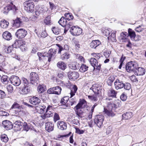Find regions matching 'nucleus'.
Segmentation results:
<instances>
[{"instance_id": "7", "label": "nucleus", "mask_w": 146, "mask_h": 146, "mask_svg": "<svg viewBox=\"0 0 146 146\" xmlns=\"http://www.w3.org/2000/svg\"><path fill=\"white\" fill-rule=\"evenodd\" d=\"M138 66L136 63L131 61L128 62L126 65V69L127 72H130L133 70L135 71Z\"/></svg>"}, {"instance_id": "16", "label": "nucleus", "mask_w": 146, "mask_h": 146, "mask_svg": "<svg viewBox=\"0 0 146 146\" xmlns=\"http://www.w3.org/2000/svg\"><path fill=\"white\" fill-rule=\"evenodd\" d=\"M135 73L137 76H141L144 75L145 72V71L144 68L141 67L137 68H135Z\"/></svg>"}, {"instance_id": "40", "label": "nucleus", "mask_w": 146, "mask_h": 146, "mask_svg": "<svg viewBox=\"0 0 146 146\" xmlns=\"http://www.w3.org/2000/svg\"><path fill=\"white\" fill-rule=\"evenodd\" d=\"M88 68V67L85 64H82L80 67L79 70L82 72H84L87 71Z\"/></svg>"}, {"instance_id": "1", "label": "nucleus", "mask_w": 146, "mask_h": 146, "mask_svg": "<svg viewBox=\"0 0 146 146\" xmlns=\"http://www.w3.org/2000/svg\"><path fill=\"white\" fill-rule=\"evenodd\" d=\"M90 89L93 91L94 95L93 96H88V99L92 101H97L98 97L101 94V86L98 85H94Z\"/></svg>"}, {"instance_id": "61", "label": "nucleus", "mask_w": 146, "mask_h": 146, "mask_svg": "<svg viewBox=\"0 0 146 146\" xmlns=\"http://www.w3.org/2000/svg\"><path fill=\"white\" fill-rule=\"evenodd\" d=\"M23 83L24 84V86H29V82L25 78L22 79Z\"/></svg>"}, {"instance_id": "33", "label": "nucleus", "mask_w": 146, "mask_h": 146, "mask_svg": "<svg viewBox=\"0 0 146 146\" xmlns=\"http://www.w3.org/2000/svg\"><path fill=\"white\" fill-rule=\"evenodd\" d=\"M128 34L132 40H135V37L136 35L134 31H132L131 29H129L128 30Z\"/></svg>"}, {"instance_id": "56", "label": "nucleus", "mask_w": 146, "mask_h": 146, "mask_svg": "<svg viewBox=\"0 0 146 146\" xmlns=\"http://www.w3.org/2000/svg\"><path fill=\"white\" fill-rule=\"evenodd\" d=\"M65 15L66 16L65 17L66 18V19L68 20H72L73 19V16L70 15V14L69 13H65Z\"/></svg>"}, {"instance_id": "24", "label": "nucleus", "mask_w": 146, "mask_h": 146, "mask_svg": "<svg viewBox=\"0 0 146 146\" xmlns=\"http://www.w3.org/2000/svg\"><path fill=\"white\" fill-rule=\"evenodd\" d=\"M54 124L50 122H48L45 124V129L46 130L49 132L53 130Z\"/></svg>"}, {"instance_id": "4", "label": "nucleus", "mask_w": 146, "mask_h": 146, "mask_svg": "<svg viewBox=\"0 0 146 146\" xmlns=\"http://www.w3.org/2000/svg\"><path fill=\"white\" fill-rule=\"evenodd\" d=\"M71 33L73 36H78L82 33V29L80 28L73 26L70 30Z\"/></svg>"}, {"instance_id": "34", "label": "nucleus", "mask_w": 146, "mask_h": 146, "mask_svg": "<svg viewBox=\"0 0 146 146\" xmlns=\"http://www.w3.org/2000/svg\"><path fill=\"white\" fill-rule=\"evenodd\" d=\"M90 62L92 66L95 68L96 66H97L98 61L96 58H91L90 60Z\"/></svg>"}, {"instance_id": "62", "label": "nucleus", "mask_w": 146, "mask_h": 146, "mask_svg": "<svg viewBox=\"0 0 146 146\" xmlns=\"http://www.w3.org/2000/svg\"><path fill=\"white\" fill-rule=\"evenodd\" d=\"M44 22L46 25L50 24V17L49 16L47 17L44 20Z\"/></svg>"}, {"instance_id": "54", "label": "nucleus", "mask_w": 146, "mask_h": 146, "mask_svg": "<svg viewBox=\"0 0 146 146\" xmlns=\"http://www.w3.org/2000/svg\"><path fill=\"white\" fill-rule=\"evenodd\" d=\"M124 85L123 87L125 90H129L131 89V85L129 83H126L124 84Z\"/></svg>"}, {"instance_id": "48", "label": "nucleus", "mask_w": 146, "mask_h": 146, "mask_svg": "<svg viewBox=\"0 0 146 146\" xmlns=\"http://www.w3.org/2000/svg\"><path fill=\"white\" fill-rule=\"evenodd\" d=\"M21 22L20 21L19 19H17L14 21V25L17 27H20L21 25Z\"/></svg>"}, {"instance_id": "2", "label": "nucleus", "mask_w": 146, "mask_h": 146, "mask_svg": "<svg viewBox=\"0 0 146 146\" xmlns=\"http://www.w3.org/2000/svg\"><path fill=\"white\" fill-rule=\"evenodd\" d=\"M25 9L29 13L33 12L34 10V4L31 1H26L23 3Z\"/></svg>"}, {"instance_id": "41", "label": "nucleus", "mask_w": 146, "mask_h": 146, "mask_svg": "<svg viewBox=\"0 0 146 146\" xmlns=\"http://www.w3.org/2000/svg\"><path fill=\"white\" fill-rule=\"evenodd\" d=\"M52 31L55 35H58L60 32V30L58 27H53L52 29Z\"/></svg>"}, {"instance_id": "11", "label": "nucleus", "mask_w": 146, "mask_h": 146, "mask_svg": "<svg viewBox=\"0 0 146 146\" xmlns=\"http://www.w3.org/2000/svg\"><path fill=\"white\" fill-rule=\"evenodd\" d=\"M39 79L38 74L35 72H32L30 74V79L31 82L33 84H35V83L37 84Z\"/></svg>"}, {"instance_id": "14", "label": "nucleus", "mask_w": 146, "mask_h": 146, "mask_svg": "<svg viewBox=\"0 0 146 146\" xmlns=\"http://www.w3.org/2000/svg\"><path fill=\"white\" fill-rule=\"evenodd\" d=\"M128 34L126 32H123L120 34L119 39L122 42H126L128 41Z\"/></svg>"}, {"instance_id": "18", "label": "nucleus", "mask_w": 146, "mask_h": 146, "mask_svg": "<svg viewBox=\"0 0 146 146\" xmlns=\"http://www.w3.org/2000/svg\"><path fill=\"white\" fill-rule=\"evenodd\" d=\"M13 125L14 129L16 131H18L20 130L22 127V123L19 121H17Z\"/></svg>"}, {"instance_id": "36", "label": "nucleus", "mask_w": 146, "mask_h": 146, "mask_svg": "<svg viewBox=\"0 0 146 146\" xmlns=\"http://www.w3.org/2000/svg\"><path fill=\"white\" fill-rule=\"evenodd\" d=\"M1 82L3 84H8L9 81L8 77L7 75H4L1 78Z\"/></svg>"}, {"instance_id": "10", "label": "nucleus", "mask_w": 146, "mask_h": 146, "mask_svg": "<svg viewBox=\"0 0 146 146\" xmlns=\"http://www.w3.org/2000/svg\"><path fill=\"white\" fill-rule=\"evenodd\" d=\"M27 34V31L23 29L18 30L15 33L16 37L19 38H24Z\"/></svg>"}, {"instance_id": "57", "label": "nucleus", "mask_w": 146, "mask_h": 146, "mask_svg": "<svg viewBox=\"0 0 146 146\" xmlns=\"http://www.w3.org/2000/svg\"><path fill=\"white\" fill-rule=\"evenodd\" d=\"M0 58H2L1 60H0V66H2L5 65V64L4 63L5 61V59L3 56L2 54L0 53Z\"/></svg>"}, {"instance_id": "44", "label": "nucleus", "mask_w": 146, "mask_h": 146, "mask_svg": "<svg viewBox=\"0 0 146 146\" xmlns=\"http://www.w3.org/2000/svg\"><path fill=\"white\" fill-rule=\"evenodd\" d=\"M115 80L114 77L113 76H109L107 80V82L109 85H110Z\"/></svg>"}, {"instance_id": "13", "label": "nucleus", "mask_w": 146, "mask_h": 146, "mask_svg": "<svg viewBox=\"0 0 146 146\" xmlns=\"http://www.w3.org/2000/svg\"><path fill=\"white\" fill-rule=\"evenodd\" d=\"M79 76V73L75 71L70 72L68 74V76L69 79H72L74 80L78 78Z\"/></svg>"}, {"instance_id": "39", "label": "nucleus", "mask_w": 146, "mask_h": 146, "mask_svg": "<svg viewBox=\"0 0 146 146\" xmlns=\"http://www.w3.org/2000/svg\"><path fill=\"white\" fill-rule=\"evenodd\" d=\"M116 31H114L111 34V36L108 37V38H110L112 41L115 42L116 41L115 38V33Z\"/></svg>"}, {"instance_id": "26", "label": "nucleus", "mask_w": 146, "mask_h": 146, "mask_svg": "<svg viewBox=\"0 0 146 146\" xmlns=\"http://www.w3.org/2000/svg\"><path fill=\"white\" fill-rule=\"evenodd\" d=\"M3 38L7 40H9L11 39L12 36L10 33L8 31L4 32L3 34Z\"/></svg>"}, {"instance_id": "31", "label": "nucleus", "mask_w": 146, "mask_h": 146, "mask_svg": "<svg viewBox=\"0 0 146 146\" xmlns=\"http://www.w3.org/2000/svg\"><path fill=\"white\" fill-rule=\"evenodd\" d=\"M9 24V22L5 20H2L0 23V25L2 28H6L7 27Z\"/></svg>"}, {"instance_id": "42", "label": "nucleus", "mask_w": 146, "mask_h": 146, "mask_svg": "<svg viewBox=\"0 0 146 146\" xmlns=\"http://www.w3.org/2000/svg\"><path fill=\"white\" fill-rule=\"evenodd\" d=\"M13 46L7 47V46H5L4 49V51L7 53H10L13 50Z\"/></svg>"}, {"instance_id": "43", "label": "nucleus", "mask_w": 146, "mask_h": 146, "mask_svg": "<svg viewBox=\"0 0 146 146\" xmlns=\"http://www.w3.org/2000/svg\"><path fill=\"white\" fill-rule=\"evenodd\" d=\"M54 94H60L61 93V88L59 86H56L54 87Z\"/></svg>"}, {"instance_id": "23", "label": "nucleus", "mask_w": 146, "mask_h": 146, "mask_svg": "<svg viewBox=\"0 0 146 146\" xmlns=\"http://www.w3.org/2000/svg\"><path fill=\"white\" fill-rule=\"evenodd\" d=\"M81 109L82 108L77 106H76L74 108L76 114L78 117H82L83 113V111Z\"/></svg>"}, {"instance_id": "19", "label": "nucleus", "mask_w": 146, "mask_h": 146, "mask_svg": "<svg viewBox=\"0 0 146 146\" xmlns=\"http://www.w3.org/2000/svg\"><path fill=\"white\" fill-rule=\"evenodd\" d=\"M58 127L61 130H64L66 129L67 125L66 123L63 121H58L57 123Z\"/></svg>"}, {"instance_id": "15", "label": "nucleus", "mask_w": 146, "mask_h": 146, "mask_svg": "<svg viewBox=\"0 0 146 146\" xmlns=\"http://www.w3.org/2000/svg\"><path fill=\"white\" fill-rule=\"evenodd\" d=\"M114 84L115 89L117 90L122 88L124 86L123 82L117 79L115 82Z\"/></svg>"}, {"instance_id": "64", "label": "nucleus", "mask_w": 146, "mask_h": 146, "mask_svg": "<svg viewBox=\"0 0 146 146\" xmlns=\"http://www.w3.org/2000/svg\"><path fill=\"white\" fill-rule=\"evenodd\" d=\"M92 55L97 59H99L100 57V54L99 53H93L92 54Z\"/></svg>"}, {"instance_id": "32", "label": "nucleus", "mask_w": 146, "mask_h": 146, "mask_svg": "<svg viewBox=\"0 0 146 146\" xmlns=\"http://www.w3.org/2000/svg\"><path fill=\"white\" fill-rule=\"evenodd\" d=\"M66 19L64 17H62L58 21V23L62 26L64 27L66 25L67 22Z\"/></svg>"}, {"instance_id": "35", "label": "nucleus", "mask_w": 146, "mask_h": 146, "mask_svg": "<svg viewBox=\"0 0 146 146\" xmlns=\"http://www.w3.org/2000/svg\"><path fill=\"white\" fill-rule=\"evenodd\" d=\"M132 116V114L131 112H128L124 113L122 115L123 118L125 119H130Z\"/></svg>"}, {"instance_id": "20", "label": "nucleus", "mask_w": 146, "mask_h": 146, "mask_svg": "<svg viewBox=\"0 0 146 146\" xmlns=\"http://www.w3.org/2000/svg\"><path fill=\"white\" fill-rule=\"evenodd\" d=\"M29 102L31 104L35 105L40 103V100L37 97H33L30 99Z\"/></svg>"}, {"instance_id": "27", "label": "nucleus", "mask_w": 146, "mask_h": 146, "mask_svg": "<svg viewBox=\"0 0 146 146\" xmlns=\"http://www.w3.org/2000/svg\"><path fill=\"white\" fill-rule=\"evenodd\" d=\"M70 68L73 70H76L79 67V64L76 62H72L69 64Z\"/></svg>"}, {"instance_id": "30", "label": "nucleus", "mask_w": 146, "mask_h": 146, "mask_svg": "<svg viewBox=\"0 0 146 146\" xmlns=\"http://www.w3.org/2000/svg\"><path fill=\"white\" fill-rule=\"evenodd\" d=\"M46 107L44 105H40L38 107H37L36 109L38 112L40 114L43 113L45 111Z\"/></svg>"}, {"instance_id": "21", "label": "nucleus", "mask_w": 146, "mask_h": 146, "mask_svg": "<svg viewBox=\"0 0 146 146\" xmlns=\"http://www.w3.org/2000/svg\"><path fill=\"white\" fill-rule=\"evenodd\" d=\"M121 102L119 100H115L114 101V103L112 104H110L109 105V107L113 108H117L121 106Z\"/></svg>"}, {"instance_id": "51", "label": "nucleus", "mask_w": 146, "mask_h": 146, "mask_svg": "<svg viewBox=\"0 0 146 146\" xmlns=\"http://www.w3.org/2000/svg\"><path fill=\"white\" fill-rule=\"evenodd\" d=\"M72 44L74 45L75 46V47L76 48H80V45L79 44V42L77 40H73Z\"/></svg>"}, {"instance_id": "6", "label": "nucleus", "mask_w": 146, "mask_h": 146, "mask_svg": "<svg viewBox=\"0 0 146 146\" xmlns=\"http://www.w3.org/2000/svg\"><path fill=\"white\" fill-rule=\"evenodd\" d=\"M55 51L54 50L51 49L49 50L48 53H45L43 55H42V53L40 52H38L37 54L39 57V60L40 59L42 56H46L48 58V61L50 62L51 61L52 57L54 55V51Z\"/></svg>"}, {"instance_id": "55", "label": "nucleus", "mask_w": 146, "mask_h": 146, "mask_svg": "<svg viewBox=\"0 0 146 146\" xmlns=\"http://www.w3.org/2000/svg\"><path fill=\"white\" fill-rule=\"evenodd\" d=\"M69 57V54L67 53H65L62 54L61 56V58L62 60L65 59H68Z\"/></svg>"}, {"instance_id": "46", "label": "nucleus", "mask_w": 146, "mask_h": 146, "mask_svg": "<svg viewBox=\"0 0 146 146\" xmlns=\"http://www.w3.org/2000/svg\"><path fill=\"white\" fill-rule=\"evenodd\" d=\"M116 94L115 91L112 89H111L108 93V95L109 96L115 97L116 96Z\"/></svg>"}, {"instance_id": "47", "label": "nucleus", "mask_w": 146, "mask_h": 146, "mask_svg": "<svg viewBox=\"0 0 146 146\" xmlns=\"http://www.w3.org/2000/svg\"><path fill=\"white\" fill-rule=\"evenodd\" d=\"M1 140L4 142H7L8 140V138L7 135L5 134H3L1 135Z\"/></svg>"}, {"instance_id": "8", "label": "nucleus", "mask_w": 146, "mask_h": 146, "mask_svg": "<svg viewBox=\"0 0 146 146\" xmlns=\"http://www.w3.org/2000/svg\"><path fill=\"white\" fill-rule=\"evenodd\" d=\"M18 9L12 3L4 7L2 12L5 14H7L10 10H12L13 11H16Z\"/></svg>"}, {"instance_id": "49", "label": "nucleus", "mask_w": 146, "mask_h": 146, "mask_svg": "<svg viewBox=\"0 0 146 146\" xmlns=\"http://www.w3.org/2000/svg\"><path fill=\"white\" fill-rule=\"evenodd\" d=\"M37 91L39 93H41L45 91V88L42 85H39L37 88Z\"/></svg>"}, {"instance_id": "52", "label": "nucleus", "mask_w": 146, "mask_h": 146, "mask_svg": "<svg viewBox=\"0 0 146 146\" xmlns=\"http://www.w3.org/2000/svg\"><path fill=\"white\" fill-rule=\"evenodd\" d=\"M23 130L27 131H28L30 129L29 125L27 124L26 122H25L23 124Z\"/></svg>"}, {"instance_id": "63", "label": "nucleus", "mask_w": 146, "mask_h": 146, "mask_svg": "<svg viewBox=\"0 0 146 146\" xmlns=\"http://www.w3.org/2000/svg\"><path fill=\"white\" fill-rule=\"evenodd\" d=\"M121 100L123 101H125L127 99V96L124 94H123L120 97Z\"/></svg>"}, {"instance_id": "22", "label": "nucleus", "mask_w": 146, "mask_h": 146, "mask_svg": "<svg viewBox=\"0 0 146 146\" xmlns=\"http://www.w3.org/2000/svg\"><path fill=\"white\" fill-rule=\"evenodd\" d=\"M52 108V106H49L47 108L45 113L47 117H52L53 115V110Z\"/></svg>"}, {"instance_id": "5", "label": "nucleus", "mask_w": 146, "mask_h": 146, "mask_svg": "<svg viewBox=\"0 0 146 146\" xmlns=\"http://www.w3.org/2000/svg\"><path fill=\"white\" fill-rule=\"evenodd\" d=\"M104 120V117L103 115H97L95 116L94 122L99 127H101L102 125Z\"/></svg>"}, {"instance_id": "17", "label": "nucleus", "mask_w": 146, "mask_h": 146, "mask_svg": "<svg viewBox=\"0 0 146 146\" xmlns=\"http://www.w3.org/2000/svg\"><path fill=\"white\" fill-rule=\"evenodd\" d=\"M2 125L6 129L9 130L13 128L12 123L9 121L6 120L2 122Z\"/></svg>"}, {"instance_id": "53", "label": "nucleus", "mask_w": 146, "mask_h": 146, "mask_svg": "<svg viewBox=\"0 0 146 146\" xmlns=\"http://www.w3.org/2000/svg\"><path fill=\"white\" fill-rule=\"evenodd\" d=\"M8 92L9 93H12L13 90V86L11 85H9L7 87Z\"/></svg>"}, {"instance_id": "58", "label": "nucleus", "mask_w": 146, "mask_h": 146, "mask_svg": "<svg viewBox=\"0 0 146 146\" xmlns=\"http://www.w3.org/2000/svg\"><path fill=\"white\" fill-rule=\"evenodd\" d=\"M60 119L59 115L57 113H55L54 116V121L55 122Z\"/></svg>"}, {"instance_id": "38", "label": "nucleus", "mask_w": 146, "mask_h": 146, "mask_svg": "<svg viewBox=\"0 0 146 146\" xmlns=\"http://www.w3.org/2000/svg\"><path fill=\"white\" fill-rule=\"evenodd\" d=\"M30 90L31 88L29 86H24L22 89V91L24 94H27L30 92Z\"/></svg>"}, {"instance_id": "60", "label": "nucleus", "mask_w": 146, "mask_h": 146, "mask_svg": "<svg viewBox=\"0 0 146 146\" xmlns=\"http://www.w3.org/2000/svg\"><path fill=\"white\" fill-rule=\"evenodd\" d=\"M19 105L16 102H15L11 107V109L19 108Z\"/></svg>"}, {"instance_id": "28", "label": "nucleus", "mask_w": 146, "mask_h": 146, "mask_svg": "<svg viewBox=\"0 0 146 146\" xmlns=\"http://www.w3.org/2000/svg\"><path fill=\"white\" fill-rule=\"evenodd\" d=\"M76 106L82 108H84L87 106V102L84 99H80L79 102Z\"/></svg>"}, {"instance_id": "3", "label": "nucleus", "mask_w": 146, "mask_h": 146, "mask_svg": "<svg viewBox=\"0 0 146 146\" xmlns=\"http://www.w3.org/2000/svg\"><path fill=\"white\" fill-rule=\"evenodd\" d=\"M25 42L23 40H17L15 41L14 43L12 45L13 47L17 48H20L22 51L25 50Z\"/></svg>"}, {"instance_id": "12", "label": "nucleus", "mask_w": 146, "mask_h": 146, "mask_svg": "<svg viewBox=\"0 0 146 146\" xmlns=\"http://www.w3.org/2000/svg\"><path fill=\"white\" fill-rule=\"evenodd\" d=\"M113 108L112 107L110 108L109 107V105L107 108H104L103 111V114H106L108 116L110 117H113L115 115V113L113 111Z\"/></svg>"}, {"instance_id": "9", "label": "nucleus", "mask_w": 146, "mask_h": 146, "mask_svg": "<svg viewBox=\"0 0 146 146\" xmlns=\"http://www.w3.org/2000/svg\"><path fill=\"white\" fill-rule=\"evenodd\" d=\"M9 80L11 83L15 86H18L21 83L20 79L17 76H11L9 78Z\"/></svg>"}, {"instance_id": "25", "label": "nucleus", "mask_w": 146, "mask_h": 146, "mask_svg": "<svg viewBox=\"0 0 146 146\" xmlns=\"http://www.w3.org/2000/svg\"><path fill=\"white\" fill-rule=\"evenodd\" d=\"M100 42L99 40H93L90 44V46L92 48H95L100 44Z\"/></svg>"}, {"instance_id": "29", "label": "nucleus", "mask_w": 146, "mask_h": 146, "mask_svg": "<svg viewBox=\"0 0 146 146\" xmlns=\"http://www.w3.org/2000/svg\"><path fill=\"white\" fill-rule=\"evenodd\" d=\"M57 66L59 68L64 70L66 67V64L62 61L59 62L57 64Z\"/></svg>"}, {"instance_id": "50", "label": "nucleus", "mask_w": 146, "mask_h": 146, "mask_svg": "<svg viewBox=\"0 0 146 146\" xmlns=\"http://www.w3.org/2000/svg\"><path fill=\"white\" fill-rule=\"evenodd\" d=\"M111 32V30L110 29H106L104 30L103 33L106 36H108L109 35L110 33Z\"/></svg>"}, {"instance_id": "45", "label": "nucleus", "mask_w": 146, "mask_h": 146, "mask_svg": "<svg viewBox=\"0 0 146 146\" xmlns=\"http://www.w3.org/2000/svg\"><path fill=\"white\" fill-rule=\"evenodd\" d=\"M69 99V98L68 96H66L64 97L62 99L61 101V103L62 105H65L66 103L68 101V100Z\"/></svg>"}, {"instance_id": "37", "label": "nucleus", "mask_w": 146, "mask_h": 146, "mask_svg": "<svg viewBox=\"0 0 146 146\" xmlns=\"http://www.w3.org/2000/svg\"><path fill=\"white\" fill-rule=\"evenodd\" d=\"M77 90V86L75 85H74L72 87V88L71 89L70 92V98H72L75 94V93H76Z\"/></svg>"}, {"instance_id": "59", "label": "nucleus", "mask_w": 146, "mask_h": 146, "mask_svg": "<svg viewBox=\"0 0 146 146\" xmlns=\"http://www.w3.org/2000/svg\"><path fill=\"white\" fill-rule=\"evenodd\" d=\"M6 96L5 92L3 91L0 90V99H2L4 98Z\"/></svg>"}]
</instances>
